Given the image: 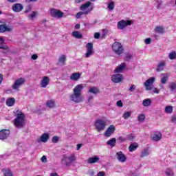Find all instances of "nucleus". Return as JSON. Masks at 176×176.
<instances>
[{"label":"nucleus","instance_id":"e433bc0d","mask_svg":"<svg viewBox=\"0 0 176 176\" xmlns=\"http://www.w3.org/2000/svg\"><path fill=\"white\" fill-rule=\"evenodd\" d=\"M67 60V56H65V55H61L59 57V63H60L63 65H64V64H65V60Z\"/></svg>","mask_w":176,"mask_h":176},{"label":"nucleus","instance_id":"2f4dec72","mask_svg":"<svg viewBox=\"0 0 176 176\" xmlns=\"http://www.w3.org/2000/svg\"><path fill=\"white\" fill-rule=\"evenodd\" d=\"M137 148H138V144L137 143H133L129 146V152H134Z\"/></svg>","mask_w":176,"mask_h":176},{"label":"nucleus","instance_id":"a19ab883","mask_svg":"<svg viewBox=\"0 0 176 176\" xmlns=\"http://www.w3.org/2000/svg\"><path fill=\"white\" fill-rule=\"evenodd\" d=\"M138 120L140 122V123H142V122L145 120V115L140 114L138 117Z\"/></svg>","mask_w":176,"mask_h":176},{"label":"nucleus","instance_id":"f3484780","mask_svg":"<svg viewBox=\"0 0 176 176\" xmlns=\"http://www.w3.org/2000/svg\"><path fill=\"white\" fill-rule=\"evenodd\" d=\"M162 133L160 132H155L152 135H151V139L153 141H160L162 140Z\"/></svg>","mask_w":176,"mask_h":176},{"label":"nucleus","instance_id":"f257e3e1","mask_svg":"<svg viewBox=\"0 0 176 176\" xmlns=\"http://www.w3.org/2000/svg\"><path fill=\"white\" fill-rule=\"evenodd\" d=\"M83 90V85L78 84L73 89V94L70 95V100L76 104L82 102L83 98H82V91Z\"/></svg>","mask_w":176,"mask_h":176},{"label":"nucleus","instance_id":"5701e85b","mask_svg":"<svg viewBox=\"0 0 176 176\" xmlns=\"http://www.w3.org/2000/svg\"><path fill=\"white\" fill-rule=\"evenodd\" d=\"M80 73H73L70 76V80H74V82H77V80H79L80 79Z\"/></svg>","mask_w":176,"mask_h":176},{"label":"nucleus","instance_id":"f8f14e48","mask_svg":"<svg viewBox=\"0 0 176 176\" xmlns=\"http://www.w3.org/2000/svg\"><path fill=\"white\" fill-rule=\"evenodd\" d=\"M10 135V131L9 129H3L0 131V140H6Z\"/></svg>","mask_w":176,"mask_h":176},{"label":"nucleus","instance_id":"79ce46f5","mask_svg":"<svg viewBox=\"0 0 176 176\" xmlns=\"http://www.w3.org/2000/svg\"><path fill=\"white\" fill-rule=\"evenodd\" d=\"M130 116H131V111H126V112L124 113L122 118H124V119L126 120L128 118H130Z\"/></svg>","mask_w":176,"mask_h":176},{"label":"nucleus","instance_id":"20e7f679","mask_svg":"<svg viewBox=\"0 0 176 176\" xmlns=\"http://www.w3.org/2000/svg\"><path fill=\"white\" fill-rule=\"evenodd\" d=\"M112 50L113 52H114V53L118 56H121V54H123V52L124 51L123 49V45L119 42H115L112 45Z\"/></svg>","mask_w":176,"mask_h":176},{"label":"nucleus","instance_id":"ea45409f","mask_svg":"<svg viewBox=\"0 0 176 176\" xmlns=\"http://www.w3.org/2000/svg\"><path fill=\"white\" fill-rule=\"evenodd\" d=\"M107 8L109 10H113V9H115V2L111 1L109 3Z\"/></svg>","mask_w":176,"mask_h":176},{"label":"nucleus","instance_id":"412c9836","mask_svg":"<svg viewBox=\"0 0 176 176\" xmlns=\"http://www.w3.org/2000/svg\"><path fill=\"white\" fill-rule=\"evenodd\" d=\"M99 161L100 157H98V156H94L92 157H89L87 160V163H89V164H94V163H98Z\"/></svg>","mask_w":176,"mask_h":176},{"label":"nucleus","instance_id":"6e6d98bb","mask_svg":"<svg viewBox=\"0 0 176 176\" xmlns=\"http://www.w3.org/2000/svg\"><path fill=\"white\" fill-rule=\"evenodd\" d=\"M151 38H148L144 40V43H146V45H149L151 43Z\"/></svg>","mask_w":176,"mask_h":176},{"label":"nucleus","instance_id":"13d9d810","mask_svg":"<svg viewBox=\"0 0 176 176\" xmlns=\"http://www.w3.org/2000/svg\"><path fill=\"white\" fill-rule=\"evenodd\" d=\"M35 16H36V12H33L31 14L30 17H31V19H34V17H35Z\"/></svg>","mask_w":176,"mask_h":176},{"label":"nucleus","instance_id":"c9c22d12","mask_svg":"<svg viewBox=\"0 0 176 176\" xmlns=\"http://www.w3.org/2000/svg\"><path fill=\"white\" fill-rule=\"evenodd\" d=\"M152 104V100L149 98L143 100L144 107H149Z\"/></svg>","mask_w":176,"mask_h":176},{"label":"nucleus","instance_id":"c85d7f7f","mask_svg":"<svg viewBox=\"0 0 176 176\" xmlns=\"http://www.w3.org/2000/svg\"><path fill=\"white\" fill-rule=\"evenodd\" d=\"M46 106L47 108H54V107H56V103L54 102V100H47L46 102Z\"/></svg>","mask_w":176,"mask_h":176},{"label":"nucleus","instance_id":"2eb2a0df","mask_svg":"<svg viewBox=\"0 0 176 176\" xmlns=\"http://www.w3.org/2000/svg\"><path fill=\"white\" fill-rule=\"evenodd\" d=\"M116 158L119 162H121V163H124L126 159V155H124L122 151H119L116 153Z\"/></svg>","mask_w":176,"mask_h":176},{"label":"nucleus","instance_id":"ddd939ff","mask_svg":"<svg viewBox=\"0 0 176 176\" xmlns=\"http://www.w3.org/2000/svg\"><path fill=\"white\" fill-rule=\"evenodd\" d=\"M50 82V78L47 76H43L41 80L40 86L43 88H46L49 85Z\"/></svg>","mask_w":176,"mask_h":176},{"label":"nucleus","instance_id":"37998d69","mask_svg":"<svg viewBox=\"0 0 176 176\" xmlns=\"http://www.w3.org/2000/svg\"><path fill=\"white\" fill-rule=\"evenodd\" d=\"M166 174L167 176H174V173H173V170L170 168L166 169Z\"/></svg>","mask_w":176,"mask_h":176},{"label":"nucleus","instance_id":"774afa93","mask_svg":"<svg viewBox=\"0 0 176 176\" xmlns=\"http://www.w3.org/2000/svg\"><path fill=\"white\" fill-rule=\"evenodd\" d=\"M19 0H8V2H10L11 3H13L14 2H18Z\"/></svg>","mask_w":176,"mask_h":176},{"label":"nucleus","instance_id":"b1692460","mask_svg":"<svg viewBox=\"0 0 176 176\" xmlns=\"http://www.w3.org/2000/svg\"><path fill=\"white\" fill-rule=\"evenodd\" d=\"M129 25H131V23H118L117 27L118 30H124V28H126Z\"/></svg>","mask_w":176,"mask_h":176},{"label":"nucleus","instance_id":"3c124183","mask_svg":"<svg viewBox=\"0 0 176 176\" xmlns=\"http://www.w3.org/2000/svg\"><path fill=\"white\" fill-rule=\"evenodd\" d=\"M41 162H43V163H47V158H46L45 155H43L41 157Z\"/></svg>","mask_w":176,"mask_h":176},{"label":"nucleus","instance_id":"4468645a","mask_svg":"<svg viewBox=\"0 0 176 176\" xmlns=\"http://www.w3.org/2000/svg\"><path fill=\"white\" fill-rule=\"evenodd\" d=\"M13 31L12 25H0V32H12Z\"/></svg>","mask_w":176,"mask_h":176},{"label":"nucleus","instance_id":"dca6fc26","mask_svg":"<svg viewBox=\"0 0 176 176\" xmlns=\"http://www.w3.org/2000/svg\"><path fill=\"white\" fill-rule=\"evenodd\" d=\"M113 133H115V126L111 125L105 131L104 135L105 137H111Z\"/></svg>","mask_w":176,"mask_h":176},{"label":"nucleus","instance_id":"7c9ffc66","mask_svg":"<svg viewBox=\"0 0 176 176\" xmlns=\"http://www.w3.org/2000/svg\"><path fill=\"white\" fill-rule=\"evenodd\" d=\"M72 36H74V38H76V39H82V34H80L78 31L73 32Z\"/></svg>","mask_w":176,"mask_h":176},{"label":"nucleus","instance_id":"4d7b16f0","mask_svg":"<svg viewBox=\"0 0 176 176\" xmlns=\"http://www.w3.org/2000/svg\"><path fill=\"white\" fill-rule=\"evenodd\" d=\"M118 140L120 141V142H124V141H126V138L120 136L118 138Z\"/></svg>","mask_w":176,"mask_h":176},{"label":"nucleus","instance_id":"49530a36","mask_svg":"<svg viewBox=\"0 0 176 176\" xmlns=\"http://www.w3.org/2000/svg\"><path fill=\"white\" fill-rule=\"evenodd\" d=\"M152 92L153 93H155L156 94H159V93H160V91L159 90V89H157V88H156V87H152Z\"/></svg>","mask_w":176,"mask_h":176},{"label":"nucleus","instance_id":"864d4df0","mask_svg":"<svg viewBox=\"0 0 176 176\" xmlns=\"http://www.w3.org/2000/svg\"><path fill=\"white\" fill-rule=\"evenodd\" d=\"M135 88H136L135 85H132L129 90V91H134V90H135Z\"/></svg>","mask_w":176,"mask_h":176},{"label":"nucleus","instance_id":"58836bf2","mask_svg":"<svg viewBox=\"0 0 176 176\" xmlns=\"http://www.w3.org/2000/svg\"><path fill=\"white\" fill-rule=\"evenodd\" d=\"M166 113H173V106H166L165 107Z\"/></svg>","mask_w":176,"mask_h":176},{"label":"nucleus","instance_id":"cd10ccee","mask_svg":"<svg viewBox=\"0 0 176 176\" xmlns=\"http://www.w3.org/2000/svg\"><path fill=\"white\" fill-rule=\"evenodd\" d=\"M154 31L158 34H163L164 32V28L163 26H157L154 29Z\"/></svg>","mask_w":176,"mask_h":176},{"label":"nucleus","instance_id":"69168bd1","mask_svg":"<svg viewBox=\"0 0 176 176\" xmlns=\"http://www.w3.org/2000/svg\"><path fill=\"white\" fill-rule=\"evenodd\" d=\"M50 176H58V174H57V173H51Z\"/></svg>","mask_w":176,"mask_h":176},{"label":"nucleus","instance_id":"c03bdc74","mask_svg":"<svg viewBox=\"0 0 176 176\" xmlns=\"http://www.w3.org/2000/svg\"><path fill=\"white\" fill-rule=\"evenodd\" d=\"M169 87L170 90L173 91V90H175L176 89V84L175 82H172L170 84Z\"/></svg>","mask_w":176,"mask_h":176},{"label":"nucleus","instance_id":"c756f323","mask_svg":"<svg viewBox=\"0 0 176 176\" xmlns=\"http://www.w3.org/2000/svg\"><path fill=\"white\" fill-rule=\"evenodd\" d=\"M2 172L4 176H13V172L10 169H3Z\"/></svg>","mask_w":176,"mask_h":176},{"label":"nucleus","instance_id":"de8ad7c7","mask_svg":"<svg viewBox=\"0 0 176 176\" xmlns=\"http://www.w3.org/2000/svg\"><path fill=\"white\" fill-rule=\"evenodd\" d=\"M82 14H85L84 12H82V11L79 12L78 13L76 14V19H80L81 16Z\"/></svg>","mask_w":176,"mask_h":176},{"label":"nucleus","instance_id":"a878e982","mask_svg":"<svg viewBox=\"0 0 176 176\" xmlns=\"http://www.w3.org/2000/svg\"><path fill=\"white\" fill-rule=\"evenodd\" d=\"M14 102H16V100L14 98H9L6 100V105L8 107H13Z\"/></svg>","mask_w":176,"mask_h":176},{"label":"nucleus","instance_id":"9d476101","mask_svg":"<svg viewBox=\"0 0 176 176\" xmlns=\"http://www.w3.org/2000/svg\"><path fill=\"white\" fill-rule=\"evenodd\" d=\"M90 5H91V3H90L89 1H87L86 3L82 4L80 6V10L82 13H84V14H89V13H90V12H91V10L89 9V7L90 6Z\"/></svg>","mask_w":176,"mask_h":176},{"label":"nucleus","instance_id":"1a4fd4ad","mask_svg":"<svg viewBox=\"0 0 176 176\" xmlns=\"http://www.w3.org/2000/svg\"><path fill=\"white\" fill-rule=\"evenodd\" d=\"M86 47H87V52L85 53V57L86 58H89V57L94 54V50H93V43H88L86 45Z\"/></svg>","mask_w":176,"mask_h":176},{"label":"nucleus","instance_id":"338daca9","mask_svg":"<svg viewBox=\"0 0 176 176\" xmlns=\"http://www.w3.org/2000/svg\"><path fill=\"white\" fill-rule=\"evenodd\" d=\"M2 80H3V76L2 74H0V85L2 83Z\"/></svg>","mask_w":176,"mask_h":176},{"label":"nucleus","instance_id":"09e8293b","mask_svg":"<svg viewBox=\"0 0 176 176\" xmlns=\"http://www.w3.org/2000/svg\"><path fill=\"white\" fill-rule=\"evenodd\" d=\"M134 138H135V136H134L133 135H129L127 136V140H129V141H133V140H134Z\"/></svg>","mask_w":176,"mask_h":176},{"label":"nucleus","instance_id":"a18cd8bd","mask_svg":"<svg viewBox=\"0 0 176 176\" xmlns=\"http://www.w3.org/2000/svg\"><path fill=\"white\" fill-rule=\"evenodd\" d=\"M58 140H60V138L58 136H54L52 141L54 144H57V142H58Z\"/></svg>","mask_w":176,"mask_h":176},{"label":"nucleus","instance_id":"6ab92c4d","mask_svg":"<svg viewBox=\"0 0 176 176\" xmlns=\"http://www.w3.org/2000/svg\"><path fill=\"white\" fill-rule=\"evenodd\" d=\"M124 68H126V64L121 63L120 65H118L114 70V72L117 74H120L123 72L124 71Z\"/></svg>","mask_w":176,"mask_h":176},{"label":"nucleus","instance_id":"9b49d317","mask_svg":"<svg viewBox=\"0 0 176 176\" xmlns=\"http://www.w3.org/2000/svg\"><path fill=\"white\" fill-rule=\"evenodd\" d=\"M111 80L113 83H120L123 80V76L120 74H113L111 76Z\"/></svg>","mask_w":176,"mask_h":176},{"label":"nucleus","instance_id":"f704fd0d","mask_svg":"<svg viewBox=\"0 0 176 176\" xmlns=\"http://www.w3.org/2000/svg\"><path fill=\"white\" fill-rule=\"evenodd\" d=\"M107 145H110V146H115L116 145V139L112 138L111 140H109L108 142H107Z\"/></svg>","mask_w":176,"mask_h":176},{"label":"nucleus","instance_id":"0e129e2a","mask_svg":"<svg viewBox=\"0 0 176 176\" xmlns=\"http://www.w3.org/2000/svg\"><path fill=\"white\" fill-rule=\"evenodd\" d=\"M79 28H80V24L77 23V24L75 25V29H76V30H79Z\"/></svg>","mask_w":176,"mask_h":176},{"label":"nucleus","instance_id":"603ef678","mask_svg":"<svg viewBox=\"0 0 176 176\" xmlns=\"http://www.w3.org/2000/svg\"><path fill=\"white\" fill-rule=\"evenodd\" d=\"M117 107H120V108H122V107H123V102H122V100H118L117 102Z\"/></svg>","mask_w":176,"mask_h":176},{"label":"nucleus","instance_id":"423d86ee","mask_svg":"<svg viewBox=\"0 0 176 176\" xmlns=\"http://www.w3.org/2000/svg\"><path fill=\"white\" fill-rule=\"evenodd\" d=\"M24 83H25V79H24V78H19L15 80L14 84L12 85V89L16 91H19L20 87H21Z\"/></svg>","mask_w":176,"mask_h":176},{"label":"nucleus","instance_id":"72a5a7b5","mask_svg":"<svg viewBox=\"0 0 176 176\" xmlns=\"http://www.w3.org/2000/svg\"><path fill=\"white\" fill-rule=\"evenodd\" d=\"M162 76H164V77L161 79V82L162 83L165 85V83H167V80L168 79L169 76L168 74H162Z\"/></svg>","mask_w":176,"mask_h":176},{"label":"nucleus","instance_id":"5fc2aeb1","mask_svg":"<svg viewBox=\"0 0 176 176\" xmlns=\"http://www.w3.org/2000/svg\"><path fill=\"white\" fill-rule=\"evenodd\" d=\"M100 34L99 32H96L94 34V38L95 39H100Z\"/></svg>","mask_w":176,"mask_h":176},{"label":"nucleus","instance_id":"e2e57ef3","mask_svg":"<svg viewBox=\"0 0 176 176\" xmlns=\"http://www.w3.org/2000/svg\"><path fill=\"white\" fill-rule=\"evenodd\" d=\"M80 148H82V144H77L76 151H79V149H80Z\"/></svg>","mask_w":176,"mask_h":176},{"label":"nucleus","instance_id":"8fccbe9b","mask_svg":"<svg viewBox=\"0 0 176 176\" xmlns=\"http://www.w3.org/2000/svg\"><path fill=\"white\" fill-rule=\"evenodd\" d=\"M31 9H32V7L30 5L28 6L25 8V12L28 13V12H31Z\"/></svg>","mask_w":176,"mask_h":176},{"label":"nucleus","instance_id":"bb28decb","mask_svg":"<svg viewBox=\"0 0 176 176\" xmlns=\"http://www.w3.org/2000/svg\"><path fill=\"white\" fill-rule=\"evenodd\" d=\"M0 49H3V50H8V47L5 44V41L2 37H0Z\"/></svg>","mask_w":176,"mask_h":176},{"label":"nucleus","instance_id":"6e6552de","mask_svg":"<svg viewBox=\"0 0 176 176\" xmlns=\"http://www.w3.org/2000/svg\"><path fill=\"white\" fill-rule=\"evenodd\" d=\"M155 80H156V78L151 77L147 79L145 82H144V86L146 87V90H152V87H153V83H155Z\"/></svg>","mask_w":176,"mask_h":176},{"label":"nucleus","instance_id":"393cba45","mask_svg":"<svg viewBox=\"0 0 176 176\" xmlns=\"http://www.w3.org/2000/svg\"><path fill=\"white\" fill-rule=\"evenodd\" d=\"M49 140V133H43L38 140V142H47Z\"/></svg>","mask_w":176,"mask_h":176},{"label":"nucleus","instance_id":"aec40b11","mask_svg":"<svg viewBox=\"0 0 176 176\" xmlns=\"http://www.w3.org/2000/svg\"><path fill=\"white\" fill-rule=\"evenodd\" d=\"M164 67H166V61H160L157 66V72H161V71H163L164 69Z\"/></svg>","mask_w":176,"mask_h":176},{"label":"nucleus","instance_id":"680f3d73","mask_svg":"<svg viewBox=\"0 0 176 176\" xmlns=\"http://www.w3.org/2000/svg\"><path fill=\"white\" fill-rule=\"evenodd\" d=\"M36 58H38V55H36V54H33V55L32 56V60H36Z\"/></svg>","mask_w":176,"mask_h":176},{"label":"nucleus","instance_id":"7ed1b4c3","mask_svg":"<svg viewBox=\"0 0 176 176\" xmlns=\"http://www.w3.org/2000/svg\"><path fill=\"white\" fill-rule=\"evenodd\" d=\"M74 162H76V156L75 154H71L70 155H63L60 163L63 166L69 167Z\"/></svg>","mask_w":176,"mask_h":176},{"label":"nucleus","instance_id":"473e14b6","mask_svg":"<svg viewBox=\"0 0 176 176\" xmlns=\"http://www.w3.org/2000/svg\"><path fill=\"white\" fill-rule=\"evenodd\" d=\"M149 155V149L148 148H144L142 151L140 157H145Z\"/></svg>","mask_w":176,"mask_h":176},{"label":"nucleus","instance_id":"052dcab7","mask_svg":"<svg viewBox=\"0 0 176 176\" xmlns=\"http://www.w3.org/2000/svg\"><path fill=\"white\" fill-rule=\"evenodd\" d=\"M118 23H131V21H130V20H126V21L122 20V21H119Z\"/></svg>","mask_w":176,"mask_h":176},{"label":"nucleus","instance_id":"39448f33","mask_svg":"<svg viewBox=\"0 0 176 176\" xmlns=\"http://www.w3.org/2000/svg\"><path fill=\"white\" fill-rule=\"evenodd\" d=\"M50 15L54 19H61L64 16V12L56 8H51L49 11Z\"/></svg>","mask_w":176,"mask_h":176},{"label":"nucleus","instance_id":"4be33fe9","mask_svg":"<svg viewBox=\"0 0 176 176\" xmlns=\"http://www.w3.org/2000/svg\"><path fill=\"white\" fill-rule=\"evenodd\" d=\"M88 93L91 94H98L100 93V89L97 87H90Z\"/></svg>","mask_w":176,"mask_h":176},{"label":"nucleus","instance_id":"4c0bfd02","mask_svg":"<svg viewBox=\"0 0 176 176\" xmlns=\"http://www.w3.org/2000/svg\"><path fill=\"white\" fill-rule=\"evenodd\" d=\"M168 57L170 60H175L176 59V52L173 51L169 53Z\"/></svg>","mask_w":176,"mask_h":176},{"label":"nucleus","instance_id":"bf43d9fd","mask_svg":"<svg viewBox=\"0 0 176 176\" xmlns=\"http://www.w3.org/2000/svg\"><path fill=\"white\" fill-rule=\"evenodd\" d=\"M97 176H105V173L104 172H99Z\"/></svg>","mask_w":176,"mask_h":176},{"label":"nucleus","instance_id":"a211bd4d","mask_svg":"<svg viewBox=\"0 0 176 176\" xmlns=\"http://www.w3.org/2000/svg\"><path fill=\"white\" fill-rule=\"evenodd\" d=\"M23 9V5H21V3H14L12 6V10L13 12H21L22 10Z\"/></svg>","mask_w":176,"mask_h":176},{"label":"nucleus","instance_id":"0eeeda50","mask_svg":"<svg viewBox=\"0 0 176 176\" xmlns=\"http://www.w3.org/2000/svg\"><path fill=\"white\" fill-rule=\"evenodd\" d=\"M105 126H107V122L102 120H98L95 122V126L98 133H100V131L105 130Z\"/></svg>","mask_w":176,"mask_h":176},{"label":"nucleus","instance_id":"f03ea898","mask_svg":"<svg viewBox=\"0 0 176 176\" xmlns=\"http://www.w3.org/2000/svg\"><path fill=\"white\" fill-rule=\"evenodd\" d=\"M16 118L13 120L14 125L17 129H23L25 126V115L21 111H16L14 112Z\"/></svg>","mask_w":176,"mask_h":176}]
</instances>
